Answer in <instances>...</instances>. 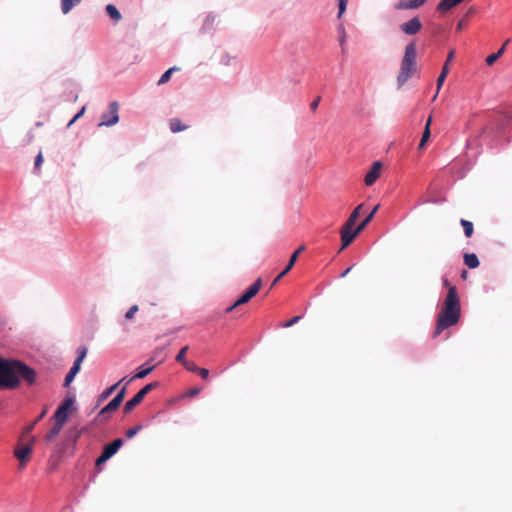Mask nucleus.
<instances>
[{
  "label": "nucleus",
  "mask_w": 512,
  "mask_h": 512,
  "mask_svg": "<svg viewBox=\"0 0 512 512\" xmlns=\"http://www.w3.org/2000/svg\"><path fill=\"white\" fill-rule=\"evenodd\" d=\"M23 379L32 385L36 381V372L18 360L0 357V389H15Z\"/></svg>",
  "instance_id": "nucleus-1"
},
{
  "label": "nucleus",
  "mask_w": 512,
  "mask_h": 512,
  "mask_svg": "<svg viewBox=\"0 0 512 512\" xmlns=\"http://www.w3.org/2000/svg\"><path fill=\"white\" fill-rule=\"evenodd\" d=\"M460 313L461 306L457 289L455 286H450L443 308L438 314L433 337L439 336L443 330L456 325L460 319Z\"/></svg>",
  "instance_id": "nucleus-2"
},
{
  "label": "nucleus",
  "mask_w": 512,
  "mask_h": 512,
  "mask_svg": "<svg viewBox=\"0 0 512 512\" xmlns=\"http://www.w3.org/2000/svg\"><path fill=\"white\" fill-rule=\"evenodd\" d=\"M417 69V47L415 42H410L405 47L404 56L401 60V67L397 76L399 86L404 85L416 72Z\"/></svg>",
  "instance_id": "nucleus-3"
},
{
  "label": "nucleus",
  "mask_w": 512,
  "mask_h": 512,
  "mask_svg": "<svg viewBox=\"0 0 512 512\" xmlns=\"http://www.w3.org/2000/svg\"><path fill=\"white\" fill-rule=\"evenodd\" d=\"M364 208V204H359L353 212L350 214L349 218L346 220L345 224L342 226L340 230L341 234V250L345 249L349 246L354 240V226L361 215L362 209Z\"/></svg>",
  "instance_id": "nucleus-4"
},
{
  "label": "nucleus",
  "mask_w": 512,
  "mask_h": 512,
  "mask_svg": "<svg viewBox=\"0 0 512 512\" xmlns=\"http://www.w3.org/2000/svg\"><path fill=\"white\" fill-rule=\"evenodd\" d=\"M88 349L85 346L79 347L77 350V358L73 363V366L70 368L68 374L65 377L64 380V387H68L71 382L74 380L75 376L78 374V372L81 369V364L84 361L86 355H87Z\"/></svg>",
  "instance_id": "nucleus-5"
},
{
  "label": "nucleus",
  "mask_w": 512,
  "mask_h": 512,
  "mask_svg": "<svg viewBox=\"0 0 512 512\" xmlns=\"http://www.w3.org/2000/svg\"><path fill=\"white\" fill-rule=\"evenodd\" d=\"M88 349L85 346L79 347L77 350V358L73 363V366L70 368L68 374L65 377L64 380V387H68L71 382L74 380L75 376L78 374V372L81 369V364L84 361L86 355H87Z\"/></svg>",
  "instance_id": "nucleus-6"
},
{
  "label": "nucleus",
  "mask_w": 512,
  "mask_h": 512,
  "mask_svg": "<svg viewBox=\"0 0 512 512\" xmlns=\"http://www.w3.org/2000/svg\"><path fill=\"white\" fill-rule=\"evenodd\" d=\"M88 349L85 346L79 347L77 350V358L73 363V366L70 368L68 374L65 377L64 380V387H68L71 382L74 380L75 376L78 374V372L81 369V364L84 361L86 355H87Z\"/></svg>",
  "instance_id": "nucleus-7"
},
{
  "label": "nucleus",
  "mask_w": 512,
  "mask_h": 512,
  "mask_svg": "<svg viewBox=\"0 0 512 512\" xmlns=\"http://www.w3.org/2000/svg\"><path fill=\"white\" fill-rule=\"evenodd\" d=\"M262 287V279L261 278H258L246 291L245 293L239 297L234 304H232L231 306H229L227 309H226V312L229 313L231 312L234 308H236L237 306H240V305H243L247 302H249L258 292L259 290L261 289Z\"/></svg>",
  "instance_id": "nucleus-8"
},
{
  "label": "nucleus",
  "mask_w": 512,
  "mask_h": 512,
  "mask_svg": "<svg viewBox=\"0 0 512 512\" xmlns=\"http://www.w3.org/2000/svg\"><path fill=\"white\" fill-rule=\"evenodd\" d=\"M157 386V383H149L139 390L124 406V412L130 413L134 408L139 405L144 397Z\"/></svg>",
  "instance_id": "nucleus-9"
},
{
  "label": "nucleus",
  "mask_w": 512,
  "mask_h": 512,
  "mask_svg": "<svg viewBox=\"0 0 512 512\" xmlns=\"http://www.w3.org/2000/svg\"><path fill=\"white\" fill-rule=\"evenodd\" d=\"M35 441V438L32 437L26 445H17L15 447L14 455L19 460L21 467H24L29 461Z\"/></svg>",
  "instance_id": "nucleus-10"
},
{
  "label": "nucleus",
  "mask_w": 512,
  "mask_h": 512,
  "mask_svg": "<svg viewBox=\"0 0 512 512\" xmlns=\"http://www.w3.org/2000/svg\"><path fill=\"white\" fill-rule=\"evenodd\" d=\"M119 105L117 102H111L108 111L104 112L101 116V122L98 126H113L119 121L118 115Z\"/></svg>",
  "instance_id": "nucleus-11"
},
{
  "label": "nucleus",
  "mask_w": 512,
  "mask_h": 512,
  "mask_svg": "<svg viewBox=\"0 0 512 512\" xmlns=\"http://www.w3.org/2000/svg\"><path fill=\"white\" fill-rule=\"evenodd\" d=\"M73 404L72 398H67L63 401V403L57 408L54 413L55 422L64 426L68 419L69 410Z\"/></svg>",
  "instance_id": "nucleus-12"
},
{
  "label": "nucleus",
  "mask_w": 512,
  "mask_h": 512,
  "mask_svg": "<svg viewBox=\"0 0 512 512\" xmlns=\"http://www.w3.org/2000/svg\"><path fill=\"white\" fill-rule=\"evenodd\" d=\"M126 386L125 385L119 392L118 394L105 406L101 409L99 415H104L106 413H110V412H113L115 410H117L119 408V406L121 405V403L123 402V399L125 397V394H126Z\"/></svg>",
  "instance_id": "nucleus-13"
},
{
  "label": "nucleus",
  "mask_w": 512,
  "mask_h": 512,
  "mask_svg": "<svg viewBox=\"0 0 512 512\" xmlns=\"http://www.w3.org/2000/svg\"><path fill=\"white\" fill-rule=\"evenodd\" d=\"M422 29V23L418 17H413L400 25V30L406 35H416Z\"/></svg>",
  "instance_id": "nucleus-14"
},
{
  "label": "nucleus",
  "mask_w": 512,
  "mask_h": 512,
  "mask_svg": "<svg viewBox=\"0 0 512 512\" xmlns=\"http://www.w3.org/2000/svg\"><path fill=\"white\" fill-rule=\"evenodd\" d=\"M305 250V246L304 245H301L290 257L289 259V262L288 264L286 265L285 269L273 280L272 284H271V288H273L277 283L278 281H280V279L282 277H284L294 266L295 262L297 261L298 259V256L299 254Z\"/></svg>",
  "instance_id": "nucleus-15"
},
{
  "label": "nucleus",
  "mask_w": 512,
  "mask_h": 512,
  "mask_svg": "<svg viewBox=\"0 0 512 512\" xmlns=\"http://www.w3.org/2000/svg\"><path fill=\"white\" fill-rule=\"evenodd\" d=\"M454 55H455L454 50L449 51L447 59H446V62L444 63V65L442 67V70H441V73H440V75L437 78V92L440 91V89H441V87H442V85H443V83H444V81H445V79H446V77H447V75L449 73V64L453 60ZM437 94L438 93L435 94L433 100L436 99Z\"/></svg>",
  "instance_id": "nucleus-16"
},
{
  "label": "nucleus",
  "mask_w": 512,
  "mask_h": 512,
  "mask_svg": "<svg viewBox=\"0 0 512 512\" xmlns=\"http://www.w3.org/2000/svg\"><path fill=\"white\" fill-rule=\"evenodd\" d=\"M381 169L382 163L380 161H375L364 179L367 186H371L377 181L380 177Z\"/></svg>",
  "instance_id": "nucleus-17"
},
{
  "label": "nucleus",
  "mask_w": 512,
  "mask_h": 512,
  "mask_svg": "<svg viewBox=\"0 0 512 512\" xmlns=\"http://www.w3.org/2000/svg\"><path fill=\"white\" fill-rule=\"evenodd\" d=\"M427 0H399L395 5L397 10H410L421 7Z\"/></svg>",
  "instance_id": "nucleus-18"
},
{
  "label": "nucleus",
  "mask_w": 512,
  "mask_h": 512,
  "mask_svg": "<svg viewBox=\"0 0 512 512\" xmlns=\"http://www.w3.org/2000/svg\"><path fill=\"white\" fill-rule=\"evenodd\" d=\"M122 445L123 440L121 438L115 439L113 442L104 446L102 453L110 459L114 454L117 453Z\"/></svg>",
  "instance_id": "nucleus-19"
},
{
  "label": "nucleus",
  "mask_w": 512,
  "mask_h": 512,
  "mask_svg": "<svg viewBox=\"0 0 512 512\" xmlns=\"http://www.w3.org/2000/svg\"><path fill=\"white\" fill-rule=\"evenodd\" d=\"M460 3V0H441L437 5L436 10L440 13H446Z\"/></svg>",
  "instance_id": "nucleus-20"
},
{
  "label": "nucleus",
  "mask_w": 512,
  "mask_h": 512,
  "mask_svg": "<svg viewBox=\"0 0 512 512\" xmlns=\"http://www.w3.org/2000/svg\"><path fill=\"white\" fill-rule=\"evenodd\" d=\"M379 208V205L375 206L373 210L365 217V219L354 229V239L356 236L369 224V222L373 219L375 216L377 210Z\"/></svg>",
  "instance_id": "nucleus-21"
},
{
  "label": "nucleus",
  "mask_w": 512,
  "mask_h": 512,
  "mask_svg": "<svg viewBox=\"0 0 512 512\" xmlns=\"http://www.w3.org/2000/svg\"><path fill=\"white\" fill-rule=\"evenodd\" d=\"M169 128H170L171 132L178 133V132L188 129V126L182 124L180 119L172 118L169 121Z\"/></svg>",
  "instance_id": "nucleus-22"
},
{
  "label": "nucleus",
  "mask_w": 512,
  "mask_h": 512,
  "mask_svg": "<svg viewBox=\"0 0 512 512\" xmlns=\"http://www.w3.org/2000/svg\"><path fill=\"white\" fill-rule=\"evenodd\" d=\"M156 367V364L150 365L147 368L140 367V370L132 376L126 383L128 385L130 382H132L134 379H142L145 378L149 373L153 371V369Z\"/></svg>",
  "instance_id": "nucleus-23"
},
{
  "label": "nucleus",
  "mask_w": 512,
  "mask_h": 512,
  "mask_svg": "<svg viewBox=\"0 0 512 512\" xmlns=\"http://www.w3.org/2000/svg\"><path fill=\"white\" fill-rule=\"evenodd\" d=\"M464 263L471 269L477 268L480 264L477 255L474 253L464 254Z\"/></svg>",
  "instance_id": "nucleus-24"
},
{
  "label": "nucleus",
  "mask_w": 512,
  "mask_h": 512,
  "mask_svg": "<svg viewBox=\"0 0 512 512\" xmlns=\"http://www.w3.org/2000/svg\"><path fill=\"white\" fill-rule=\"evenodd\" d=\"M126 378H122L119 382L113 384L112 386L106 388L100 395H99V402H102L106 400L116 389L117 387L125 380Z\"/></svg>",
  "instance_id": "nucleus-25"
},
{
  "label": "nucleus",
  "mask_w": 512,
  "mask_h": 512,
  "mask_svg": "<svg viewBox=\"0 0 512 512\" xmlns=\"http://www.w3.org/2000/svg\"><path fill=\"white\" fill-rule=\"evenodd\" d=\"M106 12L111 17V19H113L116 22L120 21L122 18L121 13L113 4H108L106 6Z\"/></svg>",
  "instance_id": "nucleus-26"
},
{
  "label": "nucleus",
  "mask_w": 512,
  "mask_h": 512,
  "mask_svg": "<svg viewBox=\"0 0 512 512\" xmlns=\"http://www.w3.org/2000/svg\"><path fill=\"white\" fill-rule=\"evenodd\" d=\"M82 0H61V10L64 14L70 12V10L78 5Z\"/></svg>",
  "instance_id": "nucleus-27"
},
{
  "label": "nucleus",
  "mask_w": 512,
  "mask_h": 512,
  "mask_svg": "<svg viewBox=\"0 0 512 512\" xmlns=\"http://www.w3.org/2000/svg\"><path fill=\"white\" fill-rule=\"evenodd\" d=\"M461 226L464 229V234L467 238H470L473 235L474 227L473 223L471 221L461 219L460 221Z\"/></svg>",
  "instance_id": "nucleus-28"
},
{
  "label": "nucleus",
  "mask_w": 512,
  "mask_h": 512,
  "mask_svg": "<svg viewBox=\"0 0 512 512\" xmlns=\"http://www.w3.org/2000/svg\"><path fill=\"white\" fill-rule=\"evenodd\" d=\"M62 428V425L55 422L54 427L47 433L45 437L46 440L49 442L52 441L61 432Z\"/></svg>",
  "instance_id": "nucleus-29"
},
{
  "label": "nucleus",
  "mask_w": 512,
  "mask_h": 512,
  "mask_svg": "<svg viewBox=\"0 0 512 512\" xmlns=\"http://www.w3.org/2000/svg\"><path fill=\"white\" fill-rule=\"evenodd\" d=\"M177 70H178L177 67L169 68L166 72H164V74H162V76L158 80V85H163V84L167 83L170 80L172 73Z\"/></svg>",
  "instance_id": "nucleus-30"
},
{
  "label": "nucleus",
  "mask_w": 512,
  "mask_h": 512,
  "mask_svg": "<svg viewBox=\"0 0 512 512\" xmlns=\"http://www.w3.org/2000/svg\"><path fill=\"white\" fill-rule=\"evenodd\" d=\"M339 34H340L339 44L341 46L342 53H345V50H346V31H345V28H344L343 25L339 26Z\"/></svg>",
  "instance_id": "nucleus-31"
},
{
  "label": "nucleus",
  "mask_w": 512,
  "mask_h": 512,
  "mask_svg": "<svg viewBox=\"0 0 512 512\" xmlns=\"http://www.w3.org/2000/svg\"><path fill=\"white\" fill-rule=\"evenodd\" d=\"M86 431V428H82L80 430H75L73 432L69 433L68 439L72 442V444L75 446L78 439L81 437L82 433Z\"/></svg>",
  "instance_id": "nucleus-32"
},
{
  "label": "nucleus",
  "mask_w": 512,
  "mask_h": 512,
  "mask_svg": "<svg viewBox=\"0 0 512 512\" xmlns=\"http://www.w3.org/2000/svg\"><path fill=\"white\" fill-rule=\"evenodd\" d=\"M503 54V48H500L496 53L489 55L486 58V63L489 66H492Z\"/></svg>",
  "instance_id": "nucleus-33"
},
{
  "label": "nucleus",
  "mask_w": 512,
  "mask_h": 512,
  "mask_svg": "<svg viewBox=\"0 0 512 512\" xmlns=\"http://www.w3.org/2000/svg\"><path fill=\"white\" fill-rule=\"evenodd\" d=\"M430 135H431V130H428V127H425L423 134H422V138H421L419 146H418L419 149L424 148L425 144L427 143V141L430 138Z\"/></svg>",
  "instance_id": "nucleus-34"
},
{
  "label": "nucleus",
  "mask_w": 512,
  "mask_h": 512,
  "mask_svg": "<svg viewBox=\"0 0 512 512\" xmlns=\"http://www.w3.org/2000/svg\"><path fill=\"white\" fill-rule=\"evenodd\" d=\"M189 347L188 346H184L180 351L179 353L177 354L176 356V361L181 363L182 365L184 364V362H186V353L188 351Z\"/></svg>",
  "instance_id": "nucleus-35"
},
{
  "label": "nucleus",
  "mask_w": 512,
  "mask_h": 512,
  "mask_svg": "<svg viewBox=\"0 0 512 512\" xmlns=\"http://www.w3.org/2000/svg\"><path fill=\"white\" fill-rule=\"evenodd\" d=\"M141 429H142L141 425H138V426L128 429L126 431V437L129 439L134 437Z\"/></svg>",
  "instance_id": "nucleus-36"
},
{
  "label": "nucleus",
  "mask_w": 512,
  "mask_h": 512,
  "mask_svg": "<svg viewBox=\"0 0 512 512\" xmlns=\"http://www.w3.org/2000/svg\"><path fill=\"white\" fill-rule=\"evenodd\" d=\"M183 366L190 372L197 373L199 367L194 362L186 361L184 362Z\"/></svg>",
  "instance_id": "nucleus-37"
},
{
  "label": "nucleus",
  "mask_w": 512,
  "mask_h": 512,
  "mask_svg": "<svg viewBox=\"0 0 512 512\" xmlns=\"http://www.w3.org/2000/svg\"><path fill=\"white\" fill-rule=\"evenodd\" d=\"M300 319H301V316H295L292 319L284 322L281 326L284 327V328L291 327L294 324L298 323Z\"/></svg>",
  "instance_id": "nucleus-38"
},
{
  "label": "nucleus",
  "mask_w": 512,
  "mask_h": 512,
  "mask_svg": "<svg viewBox=\"0 0 512 512\" xmlns=\"http://www.w3.org/2000/svg\"><path fill=\"white\" fill-rule=\"evenodd\" d=\"M349 0H339V12H338V18L342 16V14L345 12L347 8Z\"/></svg>",
  "instance_id": "nucleus-39"
},
{
  "label": "nucleus",
  "mask_w": 512,
  "mask_h": 512,
  "mask_svg": "<svg viewBox=\"0 0 512 512\" xmlns=\"http://www.w3.org/2000/svg\"><path fill=\"white\" fill-rule=\"evenodd\" d=\"M138 309L139 308L137 305H133L132 307H130V309L125 314V318L132 319L134 317L135 313L138 311Z\"/></svg>",
  "instance_id": "nucleus-40"
},
{
  "label": "nucleus",
  "mask_w": 512,
  "mask_h": 512,
  "mask_svg": "<svg viewBox=\"0 0 512 512\" xmlns=\"http://www.w3.org/2000/svg\"><path fill=\"white\" fill-rule=\"evenodd\" d=\"M320 101H321V97H320V96L316 97V98L311 102V104H310V109H311L312 111H315V110L318 108Z\"/></svg>",
  "instance_id": "nucleus-41"
},
{
  "label": "nucleus",
  "mask_w": 512,
  "mask_h": 512,
  "mask_svg": "<svg viewBox=\"0 0 512 512\" xmlns=\"http://www.w3.org/2000/svg\"><path fill=\"white\" fill-rule=\"evenodd\" d=\"M109 458L107 456H105L103 453H101V455L97 458L96 460V467H99L100 465H102L103 463H105Z\"/></svg>",
  "instance_id": "nucleus-42"
},
{
  "label": "nucleus",
  "mask_w": 512,
  "mask_h": 512,
  "mask_svg": "<svg viewBox=\"0 0 512 512\" xmlns=\"http://www.w3.org/2000/svg\"><path fill=\"white\" fill-rule=\"evenodd\" d=\"M197 373L200 375L201 378L207 379L209 377V370L205 368H199Z\"/></svg>",
  "instance_id": "nucleus-43"
},
{
  "label": "nucleus",
  "mask_w": 512,
  "mask_h": 512,
  "mask_svg": "<svg viewBox=\"0 0 512 512\" xmlns=\"http://www.w3.org/2000/svg\"><path fill=\"white\" fill-rule=\"evenodd\" d=\"M200 392H201L200 388H192L187 391L186 395L188 397H194V396L198 395Z\"/></svg>",
  "instance_id": "nucleus-44"
},
{
  "label": "nucleus",
  "mask_w": 512,
  "mask_h": 512,
  "mask_svg": "<svg viewBox=\"0 0 512 512\" xmlns=\"http://www.w3.org/2000/svg\"><path fill=\"white\" fill-rule=\"evenodd\" d=\"M35 424H36V422L34 421L30 425L26 426L23 430V436L30 434L34 429Z\"/></svg>",
  "instance_id": "nucleus-45"
},
{
  "label": "nucleus",
  "mask_w": 512,
  "mask_h": 512,
  "mask_svg": "<svg viewBox=\"0 0 512 512\" xmlns=\"http://www.w3.org/2000/svg\"><path fill=\"white\" fill-rule=\"evenodd\" d=\"M43 162V156H42V153L39 152L38 155L36 156L35 158V167L38 168L40 167V165L42 164Z\"/></svg>",
  "instance_id": "nucleus-46"
},
{
  "label": "nucleus",
  "mask_w": 512,
  "mask_h": 512,
  "mask_svg": "<svg viewBox=\"0 0 512 512\" xmlns=\"http://www.w3.org/2000/svg\"><path fill=\"white\" fill-rule=\"evenodd\" d=\"M85 111V107H83L74 117L73 119L70 121L69 125L73 124L79 117H81L83 115Z\"/></svg>",
  "instance_id": "nucleus-47"
},
{
  "label": "nucleus",
  "mask_w": 512,
  "mask_h": 512,
  "mask_svg": "<svg viewBox=\"0 0 512 512\" xmlns=\"http://www.w3.org/2000/svg\"><path fill=\"white\" fill-rule=\"evenodd\" d=\"M47 413V409H44L40 414L39 416L36 418L35 422L37 423L38 421H40L41 419L44 418V416L46 415Z\"/></svg>",
  "instance_id": "nucleus-48"
},
{
  "label": "nucleus",
  "mask_w": 512,
  "mask_h": 512,
  "mask_svg": "<svg viewBox=\"0 0 512 512\" xmlns=\"http://www.w3.org/2000/svg\"><path fill=\"white\" fill-rule=\"evenodd\" d=\"M431 123H432V116H429V118L427 119L426 124H425V127H428V130H430Z\"/></svg>",
  "instance_id": "nucleus-49"
},
{
  "label": "nucleus",
  "mask_w": 512,
  "mask_h": 512,
  "mask_svg": "<svg viewBox=\"0 0 512 512\" xmlns=\"http://www.w3.org/2000/svg\"><path fill=\"white\" fill-rule=\"evenodd\" d=\"M352 267H348L342 274L341 277H346L348 273L351 271Z\"/></svg>",
  "instance_id": "nucleus-50"
},
{
  "label": "nucleus",
  "mask_w": 512,
  "mask_h": 512,
  "mask_svg": "<svg viewBox=\"0 0 512 512\" xmlns=\"http://www.w3.org/2000/svg\"><path fill=\"white\" fill-rule=\"evenodd\" d=\"M468 272L466 270H463L461 273V277L466 279Z\"/></svg>",
  "instance_id": "nucleus-51"
},
{
  "label": "nucleus",
  "mask_w": 512,
  "mask_h": 512,
  "mask_svg": "<svg viewBox=\"0 0 512 512\" xmlns=\"http://www.w3.org/2000/svg\"><path fill=\"white\" fill-rule=\"evenodd\" d=\"M509 41H510V40H509V39H507V40L505 41V43L502 45V47H501V48H503V52L505 51V48H506L507 44L509 43Z\"/></svg>",
  "instance_id": "nucleus-52"
},
{
  "label": "nucleus",
  "mask_w": 512,
  "mask_h": 512,
  "mask_svg": "<svg viewBox=\"0 0 512 512\" xmlns=\"http://www.w3.org/2000/svg\"><path fill=\"white\" fill-rule=\"evenodd\" d=\"M161 351H162V349H160V350H159V352H161ZM157 353H158V351H156V352H155V356L151 358V360L149 361V363H150V362H152V361H154V359L156 358V354H157ZM146 364H148V362H147Z\"/></svg>",
  "instance_id": "nucleus-53"
}]
</instances>
